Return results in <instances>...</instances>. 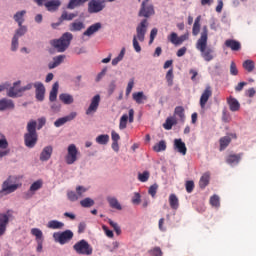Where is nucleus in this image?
Returning <instances> with one entry per match:
<instances>
[{
    "label": "nucleus",
    "mask_w": 256,
    "mask_h": 256,
    "mask_svg": "<svg viewBox=\"0 0 256 256\" xmlns=\"http://www.w3.org/2000/svg\"><path fill=\"white\" fill-rule=\"evenodd\" d=\"M243 67L248 73H252V71L255 69V62L253 60H246L243 62Z\"/></svg>",
    "instance_id": "45"
},
{
    "label": "nucleus",
    "mask_w": 256,
    "mask_h": 256,
    "mask_svg": "<svg viewBox=\"0 0 256 256\" xmlns=\"http://www.w3.org/2000/svg\"><path fill=\"white\" fill-rule=\"evenodd\" d=\"M209 39V30L207 26H203L201 36L196 42V49L200 51L201 57L204 61H213L215 59L214 51L211 48L207 47V41Z\"/></svg>",
    "instance_id": "1"
},
{
    "label": "nucleus",
    "mask_w": 256,
    "mask_h": 256,
    "mask_svg": "<svg viewBox=\"0 0 256 256\" xmlns=\"http://www.w3.org/2000/svg\"><path fill=\"white\" fill-rule=\"evenodd\" d=\"M26 13H27V11L22 10V11L17 12L14 15V21H16V23H18V26L23 25V23L25 21V19L23 17H25Z\"/></svg>",
    "instance_id": "36"
},
{
    "label": "nucleus",
    "mask_w": 256,
    "mask_h": 256,
    "mask_svg": "<svg viewBox=\"0 0 256 256\" xmlns=\"http://www.w3.org/2000/svg\"><path fill=\"white\" fill-rule=\"evenodd\" d=\"M138 15L139 17H145L146 19L155 15V8L153 7V4H151L149 0H144L141 4Z\"/></svg>",
    "instance_id": "7"
},
{
    "label": "nucleus",
    "mask_w": 256,
    "mask_h": 256,
    "mask_svg": "<svg viewBox=\"0 0 256 256\" xmlns=\"http://www.w3.org/2000/svg\"><path fill=\"white\" fill-rule=\"evenodd\" d=\"M132 203L133 205H139V203H141V194H139V192L134 193V196L132 197Z\"/></svg>",
    "instance_id": "62"
},
{
    "label": "nucleus",
    "mask_w": 256,
    "mask_h": 256,
    "mask_svg": "<svg viewBox=\"0 0 256 256\" xmlns=\"http://www.w3.org/2000/svg\"><path fill=\"white\" fill-rule=\"evenodd\" d=\"M123 57H125V48H122L119 55L112 60V65H118L120 61H123Z\"/></svg>",
    "instance_id": "48"
},
{
    "label": "nucleus",
    "mask_w": 256,
    "mask_h": 256,
    "mask_svg": "<svg viewBox=\"0 0 256 256\" xmlns=\"http://www.w3.org/2000/svg\"><path fill=\"white\" fill-rule=\"evenodd\" d=\"M210 205H212V207H219L221 205V203L219 201V196L213 195L210 198Z\"/></svg>",
    "instance_id": "55"
},
{
    "label": "nucleus",
    "mask_w": 256,
    "mask_h": 256,
    "mask_svg": "<svg viewBox=\"0 0 256 256\" xmlns=\"http://www.w3.org/2000/svg\"><path fill=\"white\" fill-rule=\"evenodd\" d=\"M33 87H35V84L29 83L24 87H20L19 91L16 92V93H13V90L10 91V96H12V97H22L23 93H25V91H31V89H33Z\"/></svg>",
    "instance_id": "19"
},
{
    "label": "nucleus",
    "mask_w": 256,
    "mask_h": 256,
    "mask_svg": "<svg viewBox=\"0 0 256 256\" xmlns=\"http://www.w3.org/2000/svg\"><path fill=\"white\" fill-rule=\"evenodd\" d=\"M132 99L138 104V105H143L145 101H147V96H145V93L143 91L141 92H134L132 94Z\"/></svg>",
    "instance_id": "22"
},
{
    "label": "nucleus",
    "mask_w": 256,
    "mask_h": 256,
    "mask_svg": "<svg viewBox=\"0 0 256 256\" xmlns=\"http://www.w3.org/2000/svg\"><path fill=\"white\" fill-rule=\"evenodd\" d=\"M127 121H129V115L123 114L119 122L120 131H123V129H127Z\"/></svg>",
    "instance_id": "44"
},
{
    "label": "nucleus",
    "mask_w": 256,
    "mask_h": 256,
    "mask_svg": "<svg viewBox=\"0 0 256 256\" xmlns=\"http://www.w3.org/2000/svg\"><path fill=\"white\" fill-rule=\"evenodd\" d=\"M150 256H163V251H161L160 247H154L153 249L148 251Z\"/></svg>",
    "instance_id": "52"
},
{
    "label": "nucleus",
    "mask_w": 256,
    "mask_h": 256,
    "mask_svg": "<svg viewBox=\"0 0 256 256\" xmlns=\"http://www.w3.org/2000/svg\"><path fill=\"white\" fill-rule=\"evenodd\" d=\"M107 201L112 209H116L117 211H121V209H123L117 198L109 196L107 197Z\"/></svg>",
    "instance_id": "29"
},
{
    "label": "nucleus",
    "mask_w": 256,
    "mask_h": 256,
    "mask_svg": "<svg viewBox=\"0 0 256 256\" xmlns=\"http://www.w3.org/2000/svg\"><path fill=\"white\" fill-rule=\"evenodd\" d=\"M6 109H15V104L13 100L2 99L0 100V111H5Z\"/></svg>",
    "instance_id": "24"
},
{
    "label": "nucleus",
    "mask_w": 256,
    "mask_h": 256,
    "mask_svg": "<svg viewBox=\"0 0 256 256\" xmlns=\"http://www.w3.org/2000/svg\"><path fill=\"white\" fill-rule=\"evenodd\" d=\"M59 99L62 103H64V105H71L74 101L73 97L67 93L60 94Z\"/></svg>",
    "instance_id": "34"
},
{
    "label": "nucleus",
    "mask_w": 256,
    "mask_h": 256,
    "mask_svg": "<svg viewBox=\"0 0 256 256\" xmlns=\"http://www.w3.org/2000/svg\"><path fill=\"white\" fill-rule=\"evenodd\" d=\"M225 47L231 49V51H241V42L233 39H227L224 43Z\"/></svg>",
    "instance_id": "17"
},
{
    "label": "nucleus",
    "mask_w": 256,
    "mask_h": 256,
    "mask_svg": "<svg viewBox=\"0 0 256 256\" xmlns=\"http://www.w3.org/2000/svg\"><path fill=\"white\" fill-rule=\"evenodd\" d=\"M75 17H77V13H69L67 11H63L59 18V21H73Z\"/></svg>",
    "instance_id": "33"
},
{
    "label": "nucleus",
    "mask_w": 256,
    "mask_h": 256,
    "mask_svg": "<svg viewBox=\"0 0 256 256\" xmlns=\"http://www.w3.org/2000/svg\"><path fill=\"white\" fill-rule=\"evenodd\" d=\"M77 117V112H71L69 115L64 116L62 118L57 119L54 122L55 127H61L65 125V123H69V121H73Z\"/></svg>",
    "instance_id": "14"
},
{
    "label": "nucleus",
    "mask_w": 256,
    "mask_h": 256,
    "mask_svg": "<svg viewBox=\"0 0 256 256\" xmlns=\"http://www.w3.org/2000/svg\"><path fill=\"white\" fill-rule=\"evenodd\" d=\"M134 85H135V80L132 78L129 80L128 85L126 87V97H129V95H131V91H133Z\"/></svg>",
    "instance_id": "53"
},
{
    "label": "nucleus",
    "mask_w": 256,
    "mask_h": 256,
    "mask_svg": "<svg viewBox=\"0 0 256 256\" xmlns=\"http://www.w3.org/2000/svg\"><path fill=\"white\" fill-rule=\"evenodd\" d=\"M239 161H241V154H230L226 158V163L228 165H238Z\"/></svg>",
    "instance_id": "27"
},
{
    "label": "nucleus",
    "mask_w": 256,
    "mask_h": 256,
    "mask_svg": "<svg viewBox=\"0 0 256 256\" xmlns=\"http://www.w3.org/2000/svg\"><path fill=\"white\" fill-rule=\"evenodd\" d=\"M105 9V0H90L88 3V13H101Z\"/></svg>",
    "instance_id": "10"
},
{
    "label": "nucleus",
    "mask_w": 256,
    "mask_h": 256,
    "mask_svg": "<svg viewBox=\"0 0 256 256\" xmlns=\"http://www.w3.org/2000/svg\"><path fill=\"white\" fill-rule=\"evenodd\" d=\"M219 143H220V151H225V149H227V147H229V144L231 143V137L224 136L220 138Z\"/></svg>",
    "instance_id": "37"
},
{
    "label": "nucleus",
    "mask_w": 256,
    "mask_h": 256,
    "mask_svg": "<svg viewBox=\"0 0 256 256\" xmlns=\"http://www.w3.org/2000/svg\"><path fill=\"white\" fill-rule=\"evenodd\" d=\"M159 189V185L153 184L149 187L148 193L151 195V197H155L157 195V190Z\"/></svg>",
    "instance_id": "56"
},
{
    "label": "nucleus",
    "mask_w": 256,
    "mask_h": 256,
    "mask_svg": "<svg viewBox=\"0 0 256 256\" xmlns=\"http://www.w3.org/2000/svg\"><path fill=\"white\" fill-rule=\"evenodd\" d=\"M45 123H47V119H45V117L39 118L38 125L36 122V129H38V131L43 129V127H45Z\"/></svg>",
    "instance_id": "61"
},
{
    "label": "nucleus",
    "mask_w": 256,
    "mask_h": 256,
    "mask_svg": "<svg viewBox=\"0 0 256 256\" xmlns=\"http://www.w3.org/2000/svg\"><path fill=\"white\" fill-rule=\"evenodd\" d=\"M187 193H193V189H195V182L193 180H189L185 184Z\"/></svg>",
    "instance_id": "57"
},
{
    "label": "nucleus",
    "mask_w": 256,
    "mask_h": 256,
    "mask_svg": "<svg viewBox=\"0 0 256 256\" xmlns=\"http://www.w3.org/2000/svg\"><path fill=\"white\" fill-rule=\"evenodd\" d=\"M87 193V188L83 186H78L76 188V195L78 196V199H81L83 197V194Z\"/></svg>",
    "instance_id": "58"
},
{
    "label": "nucleus",
    "mask_w": 256,
    "mask_h": 256,
    "mask_svg": "<svg viewBox=\"0 0 256 256\" xmlns=\"http://www.w3.org/2000/svg\"><path fill=\"white\" fill-rule=\"evenodd\" d=\"M174 149L181 155H187V146L181 138L174 140Z\"/></svg>",
    "instance_id": "16"
},
{
    "label": "nucleus",
    "mask_w": 256,
    "mask_h": 256,
    "mask_svg": "<svg viewBox=\"0 0 256 256\" xmlns=\"http://www.w3.org/2000/svg\"><path fill=\"white\" fill-rule=\"evenodd\" d=\"M201 31V16H198L193 24V28H192V35H194V37H197V35H199V32Z\"/></svg>",
    "instance_id": "31"
},
{
    "label": "nucleus",
    "mask_w": 256,
    "mask_h": 256,
    "mask_svg": "<svg viewBox=\"0 0 256 256\" xmlns=\"http://www.w3.org/2000/svg\"><path fill=\"white\" fill-rule=\"evenodd\" d=\"M166 81H167L168 87H173V68L168 70L166 74Z\"/></svg>",
    "instance_id": "50"
},
{
    "label": "nucleus",
    "mask_w": 256,
    "mask_h": 256,
    "mask_svg": "<svg viewBox=\"0 0 256 256\" xmlns=\"http://www.w3.org/2000/svg\"><path fill=\"white\" fill-rule=\"evenodd\" d=\"M45 7L47 9V11H57V9H59V7H61V1L60 0H50L48 2H46Z\"/></svg>",
    "instance_id": "21"
},
{
    "label": "nucleus",
    "mask_w": 256,
    "mask_h": 256,
    "mask_svg": "<svg viewBox=\"0 0 256 256\" xmlns=\"http://www.w3.org/2000/svg\"><path fill=\"white\" fill-rule=\"evenodd\" d=\"M213 95V90H211V86H207L200 97V107L204 109L205 105H207V101Z\"/></svg>",
    "instance_id": "15"
},
{
    "label": "nucleus",
    "mask_w": 256,
    "mask_h": 256,
    "mask_svg": "<svg viewBox=\"0 0 256 256\" xmlns=\"http://www.w3.org/2000/svg\"><path fill=\"white\" fill-rule=\"evenodd\" d=\"M43 187V180H37L30 186L29 192L24 194V199H31L35 195L36 191H39Z\"/></svg>",
    "instance_id": "12"
},
{
    "label": "nucleus",
    "mask_w": 256,
    "mask_h": 256,
    "mask_svg": "<svg viewBox=\"0 0 256 256\" xmlns=\"http://www.w3.org/2000/svg\"><path fill=\"white\" fill-rule=\"evenodd\" d=\"M148 27L149 23L147 22V19H143L136 27V36H133V48L136 51V53H141V46L139 45V41L141 43L145 41V35H147Z\"/></svg>",
    "instance_id": "3"
},
{
    "label": "nucleus",
    "mask_w": 256,
    "mask_h": 256,
    "mask_svg": "<svg viewBox=\"0 0 256 256\" xmlns=\"http://www.w3.org/2000/svg\"><path fill=\"white\" fill-rule=\"evenodd\" d=\"M57 93H59V83L55 82L50 91L49 101H51V102L57 101Z\"/></svg>",
    "instance_id": "32"
},
{
    "label": "nucleus",
    "mask_w": 256,
    "mask_h": 256,
    "mask_svg": "<svg viewBox=\"0 0 256 256\" xmlns=\"http://www.w3.org/2000/svg\"><path fill=\"white\" fill-rule=\"evenodd\" d=\"M99 103H101V96L97 94L91 99L90 105L86 110V115H93L94 113H97Z\"/></svg>",
    "instance_id": "11"
},
{
    "label": "nucleus",
    "mask_w": 256,
    "mask_h": 256,
    "mask_svg": "<svg viewBox=\"0 0 256 256\" xmlns=\"http://www.w3.org/2000/svg\"><path fill=\"white\" fill-rule=\"evenodd\" d=\"M230 75H239V70L237 69V64L235 62H231L230 64Z\"/></svg>",
    "instance_id": "59"
},
{
    "label": "nucleus",
    "mask_w": 256,
    "mask_h": 256,
    "mask_svg": "<svg viewBox=\"0 0 256 256\" xmlns=\"http://www.w3.org/2000/svg\"><path fill=\"white\" fill-rule=\"evenodd\" d=\"M168 39L170 43H173V45H179V37L177 36V33L172 32Z\"/></svg>",
    "instance_id": "54"
},
{
    "label": "nucleus",
    "mask_w": 256,
    "mask_h": 256,
    "mask_svg": "<svg viewBox=\"0 0 256 256\" xmlns=\"http://www.w3.org/2000/svg\"><path fill=\"white\" fill-rule=\"evenodd\" d=\"M18 187L19 184H14L13 177L10 176L3 182L0 193H3L4 195H11V193H15V191H17Z\"/></svg>",
    "instance_id": "9"
},
{
    "label": "nucleus",
    "mask_w": 256,
    "mask_h": 256,
    "mask_svg": "<svg viewBox=\"0 0 256 256\" xmlns=\"http://www.w3.org/2000/svg\"><path fill=\"white\" fill-rule=\"evenodd\" d=\"M89 0H69L67 4V9H77V7H83L85 3H87Z\"/></svg>",
    "instance_id": "25"
},
{
    "label": "nucleus",
    "mask_w": 256,
    "mask_h": 256,
    "mask_svg": "<svg viewBox=\"0 0 256 256\" xmlns=\"http://www.w3.org/2000/svg\"><path fill=\"white\" fill-rule=\"evenodd\" d=\"M101 29V23L97 22L87 28V30L83 33L85 37H91L94 33H97Z\"/></svg>",
    "instance_id": "23"
},
{
    "label": "nucleus",
    "mask_w": 256,
    "mask_h": 256,
    "mask_svg": "<svg viewBox=\"0 0 256 256\" xmlns=\"http://www.w3.org/2000/svg\"><path fill=\"white\" fill-rule=\"evenodd\" d=\"M174 115H177L180 121H185V108L183 106H177L174 110Z\"/></svg>",
    "instance_id": "41"
},
{
    "label": "nucleus",
    "mask_w": 256,
    "mask_h": 256,
    "mask_svg": "<svg viewBox=\"0 0 256 256\" xmlns=\"http://www.w3.org/2000/svg\"><path fill=\"white\" fill-rule=\"evenodd\" d=\"M19 28L16 30L14 37H16V39H19V37H23V35H25V33H27V26H23V24H21L20 26H18Z\"/></svg>",
    "instance_id": "46"
},
{
    "label": "nucleus",
    "mask_w": 256,
    "mask_h": 256,
    "mask_svg": "<svg viewBox=\"0 0 256 256\" xmlns=\"http://www.w3.org/2000/svg\"><path fill=\"white\" fill-rule=\"evenodd\" d=\"M71 41H73V34H71V32H65L59 39L51 40L50 45H52L58 53H64V51L69 49Z\"/></svg>",
    "instance_id": "4"
},
{
    "label": "nucleus",
    "mask_w": 256,
    "mask_h": 256,
    "mask_svg": "<svg viewBox=\"0 0 256 256\" xmlns=\"http://www.w3.org/2000/svg\"><path fill=\"white\" fill-rule=\"evenodd\" d=\"M82 29H85V24H83V22L80 21L73 22L69 25V31L72 32L81 31Z\"/></svg>",
    "instance_id": "38"
},
{
    "label": "nucleus",
    "mask_w": 256,
    "mask_h": 256,
    "mask_svg": "<svg viewBox=\"0 0 256 256\" xmlns=\"http://www.w3.org/2000/svg\"><path fill=\"white\" fill-rule=\"evenodd\" d=\"M177 124V120L173 117H169L166 119L165 123L163 124L164 129H166V131H171V129H173V125Z\"/></svg>",
    "instance_id": "39"
},
{
    "label": "nucleus",
    "mask_w": 256,
    "mask_h": 256,
    "mask_svg": "<svg viewBox=\"0 0 256 256\" xmlns=\"http://www.w3.org/2000/svg\"><path fill=\"white\" fill-rule=\"evenodd\" d=\"M227 103L229 105L230 111H232V112L239 111V109H241V104L239 103V101L236 98H233L230 96L227 99Z\"/></svg>",
    "instance_id": "20"
},
{
    "label": "nucleus",
    "mask_w": 256,
    "mask_h": 256,
    "mask_svg": "<svg viewBox=\"0 0 256 256\" xmlns=\"http://www.w3.org/2000/svg\"><path fill=\"white\" fill-rule=\"evenodd\" d=\"M53 239L56 243L65 245L66 243H69L71 239H73V231L65 230L64 232H56L53 234Z\"/></svg>",
    "instance_id": "6"
},
{
    "label": "nucleus",
    "mask_w": 256,
    "mask_h": 256,
    "mask_svg": "<svg viewBox=\"0 0 256 256\" xmlns=\"http://www.w3.org/2000/svg\"><path fill=\"white\" fill-rule=\"evenodd\" d=\"M96 143L99 145H107L109 143V135L101 134L96 138Z\"/></svg>",
    "instance_id": "43"
},
{
    "label": "nucleus",
    "mask_w": 256,
    "mask_h": 256,
    "mask_svg": "<svg viewBox=\"0 0 256 256\" xmlns=\"http://www.w3.org/2000/svg\"><path fill=\"white\" fill-rule=\"evenodd\" d=\"M35 93H36V99L37 101H44L45 100V85H43L41 82H35Z\"/></svg>",
    "instance_id": "13"
},
{
    "label": "nucleus",
    "mask_w": 256,
    "mask_h": 256,
    "mask_svg": "<svg viewBox=\"0 0 256 256\" xmlns=\"http://www.w3.org/2000/svg\"><path fill=\"white\" fill-rule=\"evenodd\" d=\"M149 175L148 171H144L143 173L138 174V179L141 183H147V181H149Z\"/></svg>",
    "instance_id": "51"
},
{
    "label": "nucleus",
    "mask_w": 256,
    "mask_h": 256,
    "mask_svg": "<svg viewBox=\"0 0 256 256\" xmlns=\"http://www.w3.org/2000/svg\"><path fill=\"white\" fill-rule=\"evenodd\" d=\"M67 197L69 199V201H78L79 200V196L77 195V193L70 191L67 193Z\"/></svg>",
    "instance_id": "63"
},
{
    "label": "nucleus",
    "mask_w": 256,
    "mask_h": 256,
    "mask_svg": "<svg viewBox=\"0 0 256 256\" xmlns=\"http://www.w3.org/2000/svg\"><path fill=\"white\" fill-rule=\"evenodd\" d=\"M18 47H19V38H17V36H13L11 50L16 51L18 49Z\"/></svg>",
    "instance_id": "60"
},
{
    "label": "nucleus",
    "mask_w": 256,
    "mask_h": 256,
    "mask_svg": "<svg viewBox=\"0 0 256 256\" xmlns=\"http://www.w3.org/2000/svg\"><path fill=\"white\" fill-rule=\"evenodd\" d=\"M51 155H53V147L52 146L44 147L40 154V161H49L51 159Z\"/></svg>",
    "instance_id": "18"
},
{
    "label": "nucleus",
    "mask_w": 256,
    "mask_h": 256,
    "mask_svg": "<svg viewBox=\"0 0 256 256\" xmlns=\"http://www.w3.org/2000/svg\"><path fill=\"white\" fill-rule=\"evenodd\" d=\"M20 85H21V81L14 82L13 87H10L7 92L8 97H12L11 92L18 93L19 89H21ZM15 97H20V96H13L12 98H15Z\"/></svg>",
    "instance_id": "40"
},
{
    "label": "nucleus",
    "mask_w": 256,
    "mask_h": 256,
    "mask_svg": "<svg viewBox=\"0 0 256 256\" xmlns=\"http://www.w3.org/2000/svg\"><path fill=\"white\" fill-rule=\"evenodd\" d=\"M65 61V55H59L53 58V62L48 64L49 69H55V67H59Z\"/></svg>",
    "instance_id": "26"
},
{
    "label": "nucleus",
    "mask_w": 256,
    "mask_h": 256,
    "mask_svg": "<svg viewBox=\"0 0 256 256\" xmlns=\"http://www.w3.org/2000/svg\"><path fill=\"white\" fill-rule=\"evenodd\" d=\"M27 133L24 134V144L28 149H33L37 145L39 135L37 134V121L30 120L26 126Z\"/></svg>",
    "instance_id": "2"
},
{
    "label": "nucleus",
    "mask_w": 256,
    "mask_h": 256,
    "mask_svg": "<svg viewBox=\"0 0 256 256\" xmlns=\"http://www.w3.org/2000/svg\"><path fill=\"white\" fill-rule=\"evenodd\" d=\"M31 234L34 235V237H36L37 241H43V232H41L39 228H33L31 230Z\"/></svg>",
    "instance_id": "49"
},
{
    "label": "nucleus",
    "mask_w": 256,
    "mask_h": 256,
    "mask_svg": "<svg viewBox=\"0 0 256 256\" xmlns=\"http://www.w3.org/2000/svg\"><path fill=\"white\" fill-rule=\"evenodd\" d=\"M7 147H9V142H7V138H5V136H3L0 139V149H7Z\"/></svg>",
    "instance_id": "64"
},
{
    "label": "nucleus",
    "mask_w": 256,
    "mask_h": 256,
    "mask_svg": "<svg viewBox=\"0 0 256 256\" xmlns=\"http://www.w3.org/2000/svg\"><path fill=\"white\" fill-rule=\"evenodd\" d=\"M211 180V174L209 172L204 173L199 181V187L200 189H205L207 185H209V181Z\"/></svg>",
    "instance_id": "28"
},
{
    "label": "nucleus",
    "mask_w": 256,
    "mask_h": 256,
    "mask_svg": "<svg viewBox=\"0 0 256 256\" xmlns=\"http://www.w3.org/2000/svg\"><path fill=\"white\" fill-rule=\"evenodd\" d=\"M169 205L171 209H179V198H177V195L175 194H170L169 196Z\"/></svg>",
    "instance_id": "35"
},
{
    "label": "nucleus",
    "mask_w": 256,
    "mask_h": 256,
    "mask_svg": "<svg viewBox=\"0 0 256 256\" xmlns=\"http://www.w3.org/2000/svg\"><path fill=\"white\" fill-rule=\"evenodd\" d=\"M165 149H167V143L165 140H161L159 143L153 146V150L156 153H161V151H165Z\"/></svg>",
    "instance_id": "42"
},
{
    "label": "nucleus",
    "mask_w": 256,
    "mask_h": 256,
    "mask_svg": "<svg viewBox=\"0 0 256 256\" xmlns=\"http://www.w3.org/2000/svg\"><path fill=\"white\" fill-rule=\"evenodd\" d=\"M13 217V211L8 210L5 214L0 213V225H7L9 223V219Z\"/></svg>",
    "instance_id": "30"
},
{
    "label": "nucleus",
    "mask_w": 256,
    "mask_h": 256,
    "mask_svg": "<svg viewBox=\"0 0 256 256\" xmlns=\"http://www.w3.org/2000/svg\"><path fill=\"white\" fill-rule=\"evenodd\" d=\"M73 249L77 255H93V246H91V244H89V242H87L85 239L76 242L73 245Z\"/></svg>",
    "instance_id": "5"
},
{
    "label": "nucleus",
    "mask_w": 256,
    "mask_h": 256,
    "mask_svg": "<svg viewBox=\"0 0 256 256\" xmlns=\"http://www.w3.org/2000/svg\"><path fill=\"white\" fill-rule=\"evenodd\" d=\"M79 150L75 144H70L67 148V155L65 161L67 165H73L78 159Z\"/></svg>",
    "instance_id": "8"
},
{
    "label": "nucleus",
    "mask_w": 256,
    "mask_h": 256,
    "mask_svg": "<svg viewBox=\"0 0 256 256\" xmlns=\"http://www.w3.org/2000/svg\"><path fill=\"white\" fill-rule=\"evenodd\" d=\"M81 207L89 208L95 205V201L91 198H85L80 201Z\"/></svg>",
    "instance_id": "47"
}]
</instances>
